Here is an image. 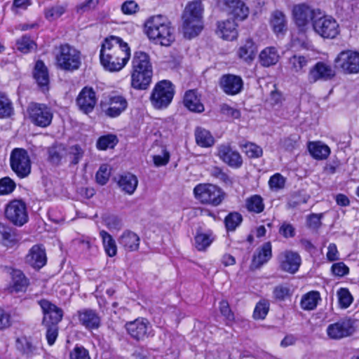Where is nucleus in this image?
<instances>
[{
	"label": "nucleus",
	"instance_id": "1",
	"mask_svg": "<svg viewBox=\"0 0 359 359\" xmlns=\"http://www.w3.org/2000/svg\"><path fill=\"white\" fill-rule=\"evenodd\" d=\"M130 56L128 44L117 36L106 38L102 43L100 60L104 69L118 72L126 65Z\"/></svg>",
	"mask_w": 359,
	"mask_h": 359
},
{
	"label": "nucleus",
	"instance_id": "2",
	"mask_svg": "<svg viewBox=\"0 0 359 359\" xmlns=\"http://www.w3.org/2000/svg\"><path fill=\"white\" fill-rule=\"evenodd\" d=\"M144 32L149 40L161 46H169L175 41L174 28L162 15L149 18L144 22Z\"/></svg>",
	"mask_w": 359,
	"mask_h": 359
},
{
	"label": "nucleus",
	"instance_id": "3",
	"mask_svg": "<svg viewBox=\"0 0 359 359\" xmlns=\"http://www.w3.org/2000/svg\"><path fill=\"white\" fill-rule=\"evenodd\" d=\"M203 6L201 0L189 1L182 11L181 29L186 39L197 36L203 29Z\"/></svg>",
	"mask_w": 359,
	"mask_h": 359
},
{
	"label": "nucleus",
	"instance_id": "4",
	"mask_svg": "<svg viewBox=\"0 0 359 359\" xmlns=\"http://www.w3.org/2000/svg\"><path fill=\"white\" fill-rule=\"evenodd\" d=\"M55 65L65 72L78 70L82 64L81 53L69 43L60 44L55 48Z\"/></svg>",
	"mask_w": 359,
	"mask_h": 359
},
{
	"label": "nucleus",
	"instance_id": "5",
	"mask_svg": "<svg viewBox=\"0 0 359 359\" xmlns=\"http://www.w3.org/2000/svg\"><path fill=\"white\" fill-rule=\"evenodd\" d=\"M313 31L323 39H334L340 32L339 25L331 15L321 10L314 17Z\"/></svg>",
	"mask_w": 359,
	"mask_h": 359
},
{
	"label": "nucleus",
	"instance_id": "6",
	"mask_svg": "<svg viewBox=\"0 0 359 359\" xmlns=\"http://www.w3.org/2000/svg\"><path fill=\"white\" fill-rule=\"evenodd\" d=\"M195 197L203 204L216 207L222 203L225 193L219 187L211 184H199L194 189Z\"/></svg>",
	"mask_w": 359,
	"mask_h": 359
},
{
	"label": "nucleus",
	"instance_id": "7",
	"mask_svg": "<svg viewBox=\"0 0 359 359\" xmlns=\"http://www.w3.org/2000/svg\"><path fill=\"white\" fill-rule=\"evenodd\" d=\"M175 94L174 86L167 80L158 82L150 95V101L155 109L166 108L172 102Z\"/></svg>",
	"mask_w": 359,
	"mask_h": 359
},
{
	"label": "nucleus",
	"instance_id": "8",
	"mask_svg": "<svg viewBox=\"0 0 359 359\" xmlns=\"http://www.w3.org/2000/svg\"><path fill=\"white\" fill-rule=\"evenodd\" d=\"M10 163L11 169L20 178H25L31 172V161L24 149L15 148L12 151Z\"/></svg>",
	"mask_w": 359,
	"mask_h": 359
},
{
	"label": "nucleus",
	"instance_id": "9",
	"mask_svg": "<svg viewBox=\"0 0 359 359\" xmlns=\"http://www.w3.org/2000/svg\"><path fill=\"white\" fill-rule=\"evenodd\" d=\"M27 111L32 123L35 126L46 128L50 125L53 113L46 104L32 102L29 105Z\"/></svg>",
	"mask_w": 359,
	"mask_h": 359
},
{
	"label": "nucleus",
	"instance_id": "10",
	"mask_svg": "<svg viewBox=\"0 0 359 359\" xmlns=\"http://www.w3.org/2000/svg\"><path fill=\"white\" fill-rule=\"evenodd\" d=\"M5 216L14 225L22 226L28 221V214L25 203L18 199L10 201L6 205Z\"/></svg>",
	"mask_w": 359,
	"mask_h": 359
},
{
	"label": "nucleus",
	"instance_id": "11",
	"mask_svg": "<svg viewBox=\"0 0 359 359\" xmlns=\"http://www.w3.org/2000/svg\"><path fill=\"white\" fill-rule=\"evenodd\" d=\"M128 101L125 96L112 93L108 97L107 103H101L104 115L109 118H116L124 112L128 107Z\"/></svg>",
	"mask_w": 359,
	"mask_h": 359
},
{
	"label": "nucleus",
	"instance_id": "12",
	"mask_svg": "<svg viewBox=\"0 0 359 359\" xmlns=\"http://www.w3.org/2000/svg\"><path fill=\"white\" fill-rule=\"evenodd\" d=\"M327 336L332 339H341L352 335L355 332L354 320L344 318L327 327Z\"/></svg>",
	"mask_w": 359,
	"mask_h": 359
},
{
	"label": "nucleus",
	"instance_id": "13",
	"mask_svg": "<svg viewBox=\"0 0 359 359\" xmlns=\"http://www.w3.org/2000/svg\"><path fill=\"white\" fill-rule=\"evenodd\" d=\"M335 76V69L331 65L320 61L316 62L309 69L307 79L310 83H314L318 81H330L333 79Z\"/></svg>",
	"mask_w": 359,
	"mask_h": 359
},
{
	"label": "nucleus",
	"instance_id": "14",
	"mask_svg": "<svg viewBox=\"0 0 359 359\" xmlns=\"http://www.w3.org/2000/svg\"><path fill=\"white\" fill-rule=\"evenodd\" d=\"M320 11V9H312L305 4H299L294 6L292 14L297 26L304 29L310 22L313 24L314 17Z\"/></svg>",
	"mask_w": 359,
	"mask_h": 359
},
{
	"label": "nucleus",
	"instance_id": "15",
	"mask_svg": "<svg viewBox=\"0 0 359 359\" xmlns=\"http://www.w3.org/2000/svg\"><path fill=\"white\" fill-rule=\"evenodd\" d=\"M334 63L346 73H358L359 72V53L351 50L341 51L334 59Z\"/></svg>",
	"mask_w": 359,
	"mask_h": 359
},
{
	"label": "nucleus",
	"instance_id": "16",
	"mask_svg": "<svg viewBox=\"0 0 359 359\" xmlns=\"http://www.w3.org/2000/svg\"><path fill=\"white\" fill-rule=\"evenodd\" d=\"M278 260L280 270L290 274L297 273L302 264L300 255L292 250H285L280 253Z\"/></svg>",
	"mask_w": 359,
	"mask_h": 359
},
{
	"label": "nucleus",
	"instance_id": "17",
	"mask_svg": "<svg viewBox=\"0 0 359 359\" xmlns=\"http://www.w3.org/2000/svg\"><path fill=\"white\" fill-rule=\"evenodd\" d=\"M126 328L131 337L136 340H144L149 337L150 323L146 318H138L133 321L128 322Z\"/></svg>",
	"mask_w": 359,
	"mask_h": 359
},
{
	"label": "nucleus",
	"instance_id": "18",
	"mask_svg": "<svg viewBox=\"0 0 359 359\" xmlns=\"http://www.w3.org/2000/svg\"><path fill=\"white\" fill-rule=\"evenodd\" d=\"M39 304L43 314V325H57L62 320L63 316L62 309L46 299L40 300Z\"/></svg>",
	"mask_w": 359,
	"mask_h": 359
},
{
	"label": "nucleus",
	"instance_id": "19",
	"mask_svg": "<svg viewBox=\"0 0 359 359\" xmlns=\"http://www.w3.org/2000/svg\"><path fill=\"white\" fill-rule=\"evenodd\" d=\"M76 101L79 109L88 114L93 111L97 98L93 88L92 87L86 86L80 91Z\"/></svg>",
	"mask_w": 359,
	"mask_h": 359
},
{
	"label": "nucleus",
	"instance_id": "20",
	"mask_svg": "<svg viewBox=\"0 0 359 359\" xmlns=\"http://www.w3.org/2000/svg\"><path fill=\"white\" fill-rule=\"evenodd\" d=\"M217 156L231 168H238L243 164V158L239 152L233 150L229 144H222L217 147Z\"/></svg>",
	"mask_w": 359,
	"mask_h": 359
},
{
	"label": "nucleus",
	"instance_id": "21",
	"mask_svg": "<svg viewBox=\"0 0 359 359\" xmlns=\"http://www.w3.org/2000/svg\"><path fill=\"white\" fill-rule=\"evenodd\" d=\"M219 86L226 95H235L242 91L243 81L239 76L224 74L220 78Z\"/></svg>",
	"mask_w": 359,
	"mask_h": 359
},
{
	"label": "nucleus",
	"instance_id": "22",
	"mask_svg": "<svg viewBox=\"0 0 359 359\" xmlns=\"http://www.w3.org/2000/svg\"><path fill=\"white\" fill-rule=\"evenodd\" d=\"M79 323L88 330H97L100 327L99 313L91 309H83L77 312Z\"/></svg>",
	"mask_w": 359,
	"mask_h": 359
},
{
	"label": "nucleus",
	"instance_id": "23",
	"mask_svg": "<svg viewBox=\"0 0 359 359\" xmlns=\"http://www.w3.org/2000/svg\"><path fill=\"white\" fill-rule=\"evenodd\" d=\"M226 13L235 21H243L249 15V8L241 0H225Z\"/></svg>",
	"mask_w": 359,
	"mask_h": 359
},
{
	"label": "nucleus",
	"instance_id": "24",
	"mask_svg": "<svg viewBox=\"0 0 359 359\" xmlns=\"http://www.w3.org/2000/svg\"><path fill=\"white\" fill-rule=\"evenodd\" d=\"M238 24L235 20L228 18L217 22L216 34L224 40L233 41L238 37Z\"/></svg>",
	"mask_w": 359,
	"mask_h": 359
},
{
	"label": "nucleus",
	"instance_id": "25",
	"mask_svg": "<svg viewBox=\"0 0 359 359\" xmlns=\"http://www.w3.org/2000/svg\"><path fill=\"white\" fill-rule=\"evenodd\" d=\"M26 262L34 269L42 268L47 261L46 250L42 245H34L25 257Z\"/></svg>",
	"mask_w": 359,
	"mask_h": 359
},
{
	"label": "nucleus",
	"instance_id": "26",
	"mask_svg": "<svg viewBox=\"0 0 359 359\" xmlns=\"http://www.w3.org/2000/svg\"><path fill=\"white\" fill-rule=\"evenodd\" d=\"M118 241L121 247L126 252H134L139 249L140 238L137 233L131 231H125Z\"/></svg>",
	"mask_w": 359,
	"mask_h": 359
},
{
	"label": "nucleus",
	"instance_id": "27",
	"mask_svg": "<svg viewBox=\"0 0 359 359\" xmlns=\"http://www.w3.org/2000/svg\"><path fill=\"white\" fill-rule=\"evenodd\" d=\"M34 78L42 91L48 90L49 75L48 71L44 62L38 60L34 69Z\"/></svg>",
	"mask_w": 359,
	"mask_h": 359
},
{
	"label": "nucleus",
	"instance_id": "28",
	"mask_svg": "<svg viewBox=\"0 0 359 359\" xmlns=\"http://www.w3.org/2000/svg\"><path fill=\"white\" fill-rule=\"evenodd\" d=\"M183 102L184 106L193 112L201 113L205 109L201 95L196 90H187L184 95Z\"/></svg>",
	"mask_w": 359,
	"mask_h": 359
},
{
	"label": "nucleus",
	"instance_id": "29",
	"mask_svg": "<svg viewBox=\"0 0 359 359\" xmlns=\"http://www.w3.org/2000/svg\"><path fill=\"white\" fill-rule=\"evenodd\" d=\"M272 257V246L270 242L264 243L254 255L252 266L258 269L269 261Z\"/></svg>",
	"mask_w": 359,
	"mask_h": 359
},
{
	"label": "nucleus",
	"instance_id": "30",
	"mask_svg": "<svg viewBox=\"0 0 359 359\" xmlns=\"http://www.w3.org/2000/svg\"><path fill=\"white\" fill-rule=\"evenodd\" d=\"M16 347L22 354L27 357H32L39 353V346L38 343L26 337H22L16 340Z\"/></svg>",
	"mask_w": 359,
	"mask_h": 359
},
{
	"label": "nucleus",
	"instance_id": "31",
	"mask_svg": "<svg viewBox=\"0 0 359 359\" xmlns=\"http://www.w3.org/2000/svg\"><path fill=\"white\" fill-rule=\"evenodd\" d=\"M215 239V236L211 230L203 232L198 230L194 236V245L198 251H205Z\"/></svg>",
	"mask_w": 359,
	"mask_h": 359
},
{
	"label": "nucleus",
	"instance_id": "32",
	"mask_svg": "<svg viewBox=\"0 0 359 359\" xmlns=\"http://www.w3.org/2000/svg\"><path fill=\"white\" fill-rule=\"evenodd\" d=\"M257 53V45L252 39H248L245 42L239 47L237 55L240 59L249 63L255 59Z\"/></svg>",
	"mask_w": 359,
	"mask_h": 359
},
{
	"label": "nucleus",
	"instance_id": "33",
	"mask_svg": "<svg viewBox=\"0 0 359 359\" xmlns=\"http://www.w3.org/2000/svg\"><path fill=\"white\" fill-rule=\"evenodd\" d=\"M308 150L316 160H325L331 153L330 147L320 141L309 142Z\"/></svg>",
	"mask_w": 359,
	"mask_h": 359
},
{
	"label": "nucleus",
	"instance_id": "34",
	"mask_svg": "<svg viewBox=\"0 0 359 359\" xmlns=\"http://www.w3.org/2000/svg\"><path fill=\"white\" fill-rule=\"evenodd\" d=\"M153 73L131 72V86L136 90H147L151 83Z\"/></svg>",
	"mask_w": 359,
	"mask_h": 359
},
{
	"label": "nucleus",
	"instance_id": "35",
	"mask_svg": "<svg viewBox=\"0 0 359 359\" xmlns=\"http://www.w3.org/2000/svg\"><path fill=\"white\" fill-rule=\"evenodd\" d=\"M287 19L285 15L280 11L271 13L270 25L276 34H284L287 31Z\"/></svg>",
	"mask_w": 359,
	"mask_h": 359
},
{
	"label": "nucleus",
	"instance_id": "36",
	"mask_svg": "<svg viewBox=\"0 0 359 359\" xmlns=\"http://www.w3.org/2000/svg\"><path fill=\"white\" fill-rule=\"evenodd\" d=\"M118 184L123 191L131 195L137 187L138 180L135 175L127 172L120 176Z\"/></svg>",
	"mask_w": 359,
	"mask_h": 359
},
{
	"label": "nucleus",
	"instance_id": "37",
	"mask_svg": "<svg viewBox=\"0 0 359 359\" xmlns=\"http://www.w3.org/2000/svg\"><path fill=\"white\" fill-rule=\"evenodd\" d=\"M310 61L309 56L294 55L289 59V67L292 72L301 74L306 72V68Z\"/></svg>",
	"mask_w": 359,
	"mask_h": 359
},
{
	"label": "nucleus",
	"instance_id": "38",
	"mask_svg": "<svg viewBox=\"0 0 359 359\" xmlns=\"http://www.w3.org/2000/svg\"><path fill=\"white\" fill-rule=\"evenodd\" d=\"M17 241L16 230L8 224L0 223V243L8 246L15 244Z\"/></svg>",
	"mask_w": 359,
	"mask_h": 359
},
{
	"label": "nucleus",
	"instance_id": "39",
	"mask_svg": "<svg viewBox=\"0 0 359 359\" xmlns=\"http://www.w3.org/2000/svg\"><path fill=\"white\" fill-rule=\"evenodd\" d=\"M279 60V55L276 48L266 47L259 54L260 63L264 67L276 65Z\"/></svg>",
	"mask_w": 359,
	"mask_h": 359
},
{
	"label": "nucleus",
	"instance_id": "40",
	"mask_svg": "<svg viewBox=\"0 0 359 359\" xmlns=\"http://www.w3.org/2000/svg\"><path fill=\"white\" fill-rule=\"evenodd\" d=\"M195 138L197 144L202 147H210L215 143V139L210 131L201 127L196 128Z\"/></svg>",
	"mask_w": 359,
	"mask_h": 359
},
{
	"label": "nucleus",
	"instance_id": "41",
	"mask_svg": "<svg viewBox=\"0 0 359 359\" xmlns=\"http://www.w3.org/2000/svg\"><path fill=\"white\" fill-rule=\"evenodd\" d=\"M264 200L260 195L255 194L245 200V208L250 212L261 213L264 211Z\"/></svg>",
	"mask_w": 359,
	"mask_h": 359
},
{
	"label": "nucleus",
	"instance_id": "42",
	"mask_svg": "<svg viewBox=\"0 0 359 359\" xmlns=\"http://www.w3.org/2000/svg\"><path fill=\"white\" fill-rule=\"evenodd\" d=\"M100 236L102 241L103 247L106 254L109 257H114L117 253V247L115 240L106 231H100Z\"/></svg>",
	"mask_w": 359,
	"mask_h": 359
},
{
	"label": "nucleus",
	"instance_id": "43",
	"mask_svg": "<svg viewBox=\"0 0 359 359\" xmlns=\"http://www.w3.org/2000/svg\"><path fill=\"white\" fill-rule=\"evenodd\" d=\"M320 300V293L317 291H311L302 297L301 306L304 310L311 311L317 306Z\"/></svg>",
	"mask_w": 359,
	"mask_h": 359
},
{
	"label": "nucleus",
	"instance_id": "44",
	"mask_svg": "<svg viewBox=\"0 0 359 359\" xmlns=\"http://www.w3.org/2000/svg\"><path fill=\"white\" fill-rule=\"evenodd\" d=\"M132 65L143 69H153L149 54L141 50L134 53Z\"/></svg>",
	"mask_w": 359,
	"mask_h": 359
},
{
	"label": "nucleus",
	"instance_id": "45",
	"mask_svg": "<svg viewBox=\"0 0 359 359\" xmlns=\"http://www.w3.org/2000/svg\"><path fill=\"white\" fill-rule=\"evenodd\" d=\"M243 222V216L238 212L229 213L224 218V224L227 231H234Z\"/></svg>",
	"mask_w": 359,
	"mask_h": 359
},
{
	"label": "nucleus",
	"instance_id": "46",
	"mask_svg": "<svg viewBox=\"0 0 359 359\" xmlns=\"http://www.w3.org/2000/svg\"><path fill=\"white\" fill-rule=\"evenodd\" d=\"M66 11V6L56 4L46 8L43 11L44 17L48 21H53L61 17Z\"/></svg>",
	"mask_w": 359,
	"mask_h": 359
},
{
	"label": "nucleus",
	"instance_id": "47",
	"mask_svg": "<svg viewBox=\"0 0 359 359\" xmlns=\"http://www.w3.org/2000/svg\"><path fill=\"white\" fill-rule=\"evenodd\" d=\"M118 142V137L114 134H107L100 137L97 141V147L100 150L114 148Z\"/></svg>",
	"mask_w": 359,
	"mask_h": 359
},
{
	"label": "nucleus",
	"instance_id": "48",
	"mask_svg": "<svg viewBox=\"0 0 359 359\" xmlns=\"http://www.w3.org/2000/svg\"><path fill=\"white\" fill-rule=\"evenodd\" d=\"M13 111L11 100L6 94L0 93V118H8L13 114Z\"/></svg>",
	"mask_w": 359,
	"mask_h": 359
},
{
	"label": "nucleus",
	"instance_id": "49",
	"mask_svg": "<svg viewBox=\"0 0 359 359\" xmlns=\"http://www.w3.org/2000/svg\"><path fill=\"white\" fill-rule=\"evenodd\" d=\"M240 147L245 155L250 158H257L263 154L262 147L255 143L248 142L241 144Z\"/></svg>",
	"mask_w": 359,
	"mask_h": 359
},
{
	"label": "nucleus",
	"instance_id": "50",
	"mask_svg": "<svg viewBox=\"0 0 359 359\" xmlns=\"http://www.w3.org/2000/svg\"><path fill=\"white\" fill-rule=\"evenodd\" d=\"M16 48L22 53H28L36 48V44L30 36L24 35L17 40Z\"/></svg>",
	"mask_w": 359,
	"mask_h": 359
},
{
	"label": "nucleus",
	"instance_id": "51",
	"mask_svg": "<svg viewBox=\"0 0 359 359\" xmlns=\"http://www.w3.org/2000/svg\"><path fill=\"white\" fill-rule=\"evenodd\" d=\"M28 285V280L25 275L20 271H15L13 274L12 288L15 292H22L25 290Z\"/></svg>",
	"mask_w": 359,
	"mask_h": 359
},
{
	"label": "nucleus",
	"instance_id": "52",
	"mask_svg": "<svg viewBox=\"0 0 359 359\" xmlns=\"http://www.w3.org/2000/svg\"><path fill=\"white\" fill-rule=\"evenodd\" d=\"M65 152V147L60 145H53L48 149V161L53 165H58Z\"/></svg>",
	"mask_w": 359,
	"mask_h": 359
},
{
	"label": "nucleus",
	"instance_id": "53",
	"mask_svg": "<svg viewBox=\"0 0 359 359\" xmlns=\"http://www.w3.org/2000/svg\"><path fill=\"white\" fill-rule=\"evenodd\" d=\"M210 174L212 177L218 180L220 182L223 183L226 186H231L233 184L232 179L219 167H212L210 169Z\"/></svg>",
	"mask_w": 359,
	"mask_h": 359
},
{
	"label": "nucleus",
	"instance_id": "54",
	"mask_svg": "<svg viewBox=\"0 0 359 359\" xmlns=\"http://www.w3.org/2000/svg\"><path fill=\"white\" fill-rule=\"evenodd\" d=\"M291 295V290L287 284L278 285L273 290V297L278 301H284Z\"/></svg>",
	"mask_w": 359,
	"mask_h": 359
},
{
	"label": "nucleus",
	"instance_id": "55",
	"mask_svg": "<svg viewBox=\"0 0 359 359\" xmlns=\"http://www.w3.org/2000/svg\"><path fill=\"white\" fill-rule=\"evenodd\" d=\"M16 184L9 177H4L0 179V196L8 195L15 189Z\"/></svg>",
	"mask_w": 359,
	"mask_h": 359
},
{
	"label": "nucleus",
	"instance_id": "56",
	"mask_svg": "<svg viewBox=\"0 0 359 359\" xmlns=\"http://www.w3.org/2000/svg\"><path fill=\"white\" fill-rule=\"evenodd\" d=\"M339 303L341 308L346 309L352 304L353 298L347 288H340L337 291Z\"/></svg>",
	"mask_w": 359,
	"mask_h": 359
},
{
	"label": "nucleus",
	"instance_id": "57",
	"mask_svg": "<svg viewBox=\"0 0 359 359\" xmlns=\"http://www.w3.org/2000/svg\"><path fill=\"white\" fill-rule=\"evenodd\" d=\"M269 309V303L266 300L259 301L254 310L253 317L257 320H263L267 315Z\"/></svg>",
	"mask_w": 359,
	"mask_h": 359
},
{
	"label": "nucleus",
	"instance_id": "58",
	"mask_svg": "<svg viewBox=\"0 0 359 359\" xmlns=\"http://www.w3.org/2000/svg\"><path fill=\"white\" fill-rule=\"evenodd\" d=\"M285 178L280 173L272 175L269 180V185L271 189L278 191L285 187Z\"/></svg>",
	"mask_w": 359,
	"mask_h": 359
},
{
	"label": "nucleus",
	"instance_id": "59",
	"mask_svg": "<svg viewBox=\"0 0 359 359\" xmlns=\"http://www.w3.org/2000/svg\"><path fill=\"white\" fill-rule=\"evenodd\" d=\"M219 311L221 314L225 318L226 325L232 323L234 321V314L231 310L229 304L226 300H222L219 302Z\"/></svg>",
	"mask_w": 359,
	"mask_h": 359
},
{
	"label": "nucleus",
	"instance_id": "60",
	"mask_svg": "<svg viewBox=\"0 0 359 359\" xmlns=\"http://www.w3.org/2000/svg\"><path fill=\"white\" fill-rule=\"evenodd\" d=\"M68 155L69 156L71 163L76 165L82 158L83 156V151L78 144H75L69 148Z\"/></svg>",
	"mask_w": 359,
	"mask_h": 359
},
{
	"label": "nucleus",
	"instance_id": "61",
	"mask_svg": "<svg viewBox=\"0 0 359 359\" xmlns=\"http://www.w3.org/2000/svg\"><path fill=\"white\" fill-rule=\"evenodd\" d=\"M46 327V338L50 346L55 344L58 336L57 325H43Z\"/></svg>",
	"mask_w": 359,
	"mask_h": 359
},
{
	"label": "nucleus",
	"instance_id": "62",
	"mask_svg": "<svg viewBox=\"0 0 359 359\" xmlns=\"http://www.w3.org/2000/svg\"><path fill=\"white\" fill-rule=\"evenodd\" d=\"M104 222L109 230H119L122 227L121 219L116 215L106 217Z\"/></svg>",
	"mask_w": 359,
	"mask_h": 359
},
{
	"label": "nucleus",
	"instance_id": "63",
	"mask_svg": "<svg viewBox=\"0 0 359 359\" xmlns=\"http://www.w3.org/2000/svg\"><path fill=\"white\" fill-rule=\"evenodd\" d=\"M110 172L107 165H102L96 173V180L98 184L104 185L109 180Z\"/></svg>",
	"mask_w": 359,
	"mask_h": 359
},
{
	"label": "nucleus",
	"instance_id": "64",
	"mask_svg": "<svg viewBox=\"0 0 359 359\" xmlns=\"http://www.w3.org/2000/svg\"><path fill=\"white\" fill-rule=\"evenodd\" d=\"M69 359H90L88 351L83 346H75L71 351Z\"/></svg>",
	"mask_w": 359,
	"mask_h": 359
}]
</instances>
